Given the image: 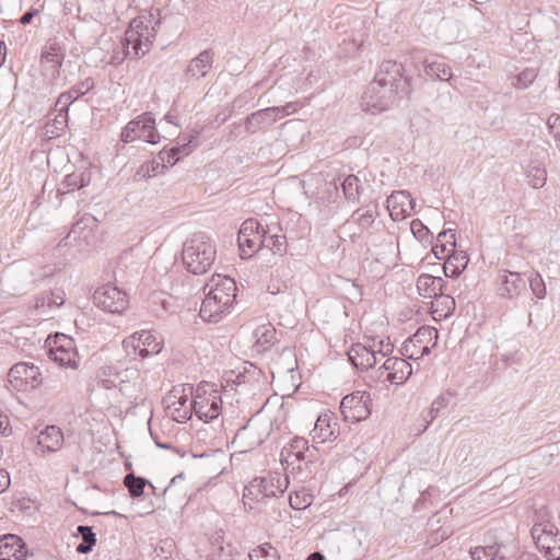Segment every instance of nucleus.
I'll list each match as a JSON object with an SVG mask.
<instances>
[{"label":"nucleus","instance_id":"obj_63","mask_svg":"<svg viewBox=\"0 0 560 560\" xmlns=\"http://www.w3.org/2000/svg\"><path fill=\"white\" fill-rule=\"evenodd\" d=\"M10 485V477L9 475L3 471V470H0V492L3 491L4 489H7Z\"/></svg>","mask_w":560,"mask_h":560},{"label":"nucleus","instance_id":"obj_48","mask_svg":"<svg viewBox=\"0 0 560 560\" xmlns=\"http://www.w3.org/2000/svg\"><path fill=\"white\" fill-rule=\"evenodd\" d=\"M527 281L529 283V288L532 293L539 300L546 298L547 290L546 284L539 272L533 271L528 275Z\"/></svg>","mask_w":560,"mask_h":560},{"label":"nucleus","instance_id":"obj_32","mask_svg":"<svg viewBox=\"0 0 560 560\" xmlns=\"http://www.w3.org/2000/svg\"><path fill=\"white\" fill-rule=\"evenodd\" d=\"M434 339V343L438 339V330L430 326H422L418 328L415 335H412L406 342H405V350L408 352V343L410 342L413 346H422L421 355L430 353V348L428 343Z\"/></svg>","mask_w":560,"mask_h":560},{"label":"nucleus","instance_id":"obj_10","mask_svg":"<svg viewBox=\"0 0 560 560\" xmlns=\"http://www.w3.org/2000/svg\"><path fill=\"white\" fill-rule=\"evenodd\" d=\"M92 299L96 307L113 314L122 313L129 304L127 293L112 283L98 287L94 291Z\"/></svg>","mask_w":560,"mask_h":560},{"label":"nucleus","instance_id":"obj_46","mask_svg":"<svg viewBox=\"0 0 560 560\" xmlns=\"http://www.w3.org/2000/svg\"><path fill=\"white\" fill-rule=\"evenodd\" d=\"M249 558L250 560H280L278 550L268 544L255 548L249 553Z\"/></svg>","mask_w":560,"mask_h":560},{"label":"nucleus","instance_id":"obj_56","mask_svg":"<svg viewBox=\"0 0 560 560\" xmlns=\"http://www.w3.org/2000/svg\"><path fill=\"white\" fill-rule=\"evenodd\" d=\"M548 128L552 137L560 141V115L553 114L548 118Z\"/></svg>","mask_w":560,"mask_h":560},{"label":"nucleus","instance_id":"obj_39","mask_svg":"<svg viewBox=\"0 0 560 560\" xmlns=\"http://www.w3.org/2000/svg\"><path fill=\"white\" fill-rule=\"evenodd\" d=\"M77 534L81 536L82 541L77 545L75 551L81 555L91 552L96 544V535L93 528L86 525H79L77 527Z\"/></svg>","mask_w":560,"mask_h":560},{"label":"nucleus","instance_id":"obj_58","mask_svg":"<svg viewBox=\"0 0 560 560\" xmlns=\"http://www.w3.org/2000/svg\"><path fill=\"white\" fill-rule=\"evenodd\" d=\"M443 270H444L445 277L453 278V279L458 278L463 272V270L459 269L458 267H456L454 265H450L448 259L445 260Z\"/></svg>","mask_w":560,"mask_h":560},{"label":"nucleus","instance_id":"obj_17","mask_svg":"<svg viewBox=\"0 0 560 560\" xmlns=\"http://www.w3.org/2000/svg\"><path fill=\"white\" fill-rule=\"evenodd\" d=\"M498 294L504 299L518 298L526 290V280L520 272L500 270Z\"/></svg>","mask_w":560,"mask_h":560},{"label":"nucleus","instance_id":"obj_24","mask_svg":"<svg viewBox=\"0 0 560 560\" xmlns=\"http://www.w3.org/2000/svg\"><path fill=\"white\" fill-rule=\"evenodd\" d=\"M278 113H281L278 108L267 107L252 113L245 119V129L248 133H256L258 130L271 126L278 121Z\"/></svg>","mask_w":560,"mask_h":560},{"label":"nucleus","instance_id":"obj_3","mask_svg":"<svg viewBox=\"0 0 560 560\" xmlns=\"http://www.w3.org/2000/svg\"><path fill=\"white\" fill-rule=\"evenodd\" d=\"M153 18L150 13L149 19L137 16L130 21L121 42L125 57L139 59L149 52L155 37V27L151 25Z\"/></svg>","mask_w":560,"mask_h":560},{"label":"nucleus","instance_id":"obj_15","mask_svg":"<svg viewBox=\"0 0 560 560\" xmlns=\"http://www.w3.org/2000/svg\"><path fill=\"white\" fill-rule=\"evenodd\" d=\"M517 552V542L511 535L504 541H494L492 545L479 546L471 550L472 560H512Z\"/></svg>","mask_w":560,"mask_h":560},{"label":"nucleus","instance_id":"obj_35","mask_svg":"<svg viewBox=\"0 0 560 560\" xmlns=\"http://www.w3.org/2000/svg\"><path fill=\"white\" fill-rule=\"evenodd\" d=\"M341 188L346 200L349 202H358L363 190L360 178L354 174H350L343 178Z\"/></svg>","mask_w":560,"mask_h":560},{"label":"nucleus","instance_id":"obj_55","mask_svg":"<svg viewBox=\"0 0 560 560\" xmlns=\"http://www.w3.org/2000/svg\"><path fill=\"white\" fill-rule=\"evenodd\" d=\"M454 398L455 394L452 393L451 390H447L438 396L432 404L435 406V409H440V411H443L447 408V406L452 402Z\"/></svg>","mask_w":560,"mask_h":560},{"label":"nucleus","instance_id":"obj_8","mask_svg":"<svg viewBox=\"0 0 560 560\" xmlns=\"http://www.w3.org/2000/svg\"><path fill=\"white\" fill-rule=\"evenodd\" d=\"M537 548L549 560H560V532L550 521L536 522L530 530Z\"/></svg>","mask_w":560,"mask_h":560},{"label":"nucleus","instance_id":"obj_61","mask_svg":"<svg viewBox=\"0 0 560 560\" xmlns=\"http://www.w3.org/2000/svg\"><path fill=\"white\" fill-rule=\"evenodd\" d=\"M394 350V346L389 342V341H384V340H381L380 341V348L378 350L376 351V354H381L382 357H386L388 355L389 353H392Z\"/></svg>","mask_w":560,"mask_h":560},{"label":"nucleus","instance_id":"obj_20","mask_svg":"<svg viewBox=\"0 0 560 560\" xmlns=\"http://www.w3.org/2000/svg\"><path fill=\"white\" fill-rule=\"evenodd\" d=\"M28 549L21 537L14 534L0 536V560H25Z\"/></svg>","mask_w":560,"mask_h":560},{"label":"nucleus","instance_id":"obj_12","mask_svg":"<svg viewBox=\"0 0 560 560\" xmlns=\"http://www.w3.org/2000/svg\"><path fill=\"white\" fill-rule=\"evenodd\" d=\"M371 395L366 390H355L346 395L340 402V411L346 421L360 422L371 415Z\"/></svg>","mask_w":560,"mask_h":560},{"label":"nucleus","instance_id":"obj_21","mask_svg":"<svg viewBox=\"0 0 560 560\" xmlns=\"http://www.w3.org/2000/svg\"><path fill=\"white\" fill-rule=\"evenodd\" d=\"M94 86L95 82L92 78L82 80L81 82L73 85L70 90L62 92L58 96L56 107H60V112L68 116L70 105L94 90Z\"/></svg>","mask_w":560,"mask_h":560},{"label":"nucleus","instance_id":"obj_50","mask_svg":"<svg viewBox=\"0 0 560 560\" xmlns=\"http://www.w3.org/2000/svg\"><path fill=\"white\" fill-rule=\"evenodd\" d=\"M206 387H212V385L206 383V384L198 385V387L196 388V395L191 402L194 412L197 411V407H199L201 405L208 406L210 404V399H213V390L214 389H211V393L209 395H206L207 394Z\"/></svg>","mask_w":560,"mask_h":560},{"label":"nucleus","instance_id":"obj_4","mask_svg":"<svg viewBox=\"0 0 560 560\" xmlns=\"http://www.w3.org/2000/svg\"><path fill=\"white\" fill-rule=\"evenodd\" d=\"M288 486V476H283L279 472H268L265 476L255 477L244 487V505H248L252 510V503H259L268 498H277L283 494Z\"/></svg>","mask_w":560,"mask_h":560},{"label":"nucleus","instance_id":"obj_29","mask_svg":"<svg viewBox=\"0 0 560 560\" xmlns=\"http://www.w3.org/2000/svg\"><path fill=\"white\" fill-rule=\"evenodd\" d=\"M334 419L335 415L332 412H325L317 417L314 429L311 432L314 441L324 443L327 441H332L337 438L335 431L330 430V422Z\"/></svg>","mask_w":560,"mask_h":560},{"label":"nucleus","instance_id":"obj_38","mask_svg":"<svg viewBox=\"0 0 560 560\" xmlns=\"http://www.w3.org/2000/svg\"><path fill=\"white\" fill-rule=\"evenodd\" d=\"M222 400L218 395L217 390H213V399H210V404L208 406H199L197 407L196 416L205 421L209 422L219 417L221 410Z\"/></svg>","mask_w":560,"mask_h":560},{"label":"nucleus","instance_id":"obj_33","mask_svg":"<svg viewBox=\"0 0 560 560\" xmlns=\"http://www.w3.org/2000/svg\"><path fill=\"white\" fill-rule=\"evenodd\" d=\"M200 135L201 130L192 129L189 135L178 137L176 145L171 147L175 158H178V161L182 156L190 154L192 150L198 147V138Z\"/></svg>","mask_w":560,"mask_h":560},{"label":"nucleus","instance_id":"obj_41","mask_svg":"<svg viewBox=\"0 0 560 560\" xmlns=\"http://www.w3.org/2000/svg\"><path fill=\"white\" fill-rule=\"evenodd\" d=\"M528 184L535 188H541L545 186L547 180V172L545 167L538 165V164H530L527 167L526 171Z\"/></svg>","mask_w":560,"mask_h":560},{"label":"nucleus","instance_id":"obj_49","mask_svg":"<svg viewBox=\"0 0 560 560\" xmlns=\"http://www.w3.org/2000/svg\"><path fill=\"white\" fill-rule=\"evenodd\" d=\"M313 497L305 490L295 491L290 494V506L294 510H305L312 504Z\"/></svg>","mask_w":560,"mask_h":560},{"label":"nucleus","instance_id":"obj_57","mask_svg":"<svg viewBox=\"0 0 560 560\" xmlns=\"http://www.w3.org/2000/svg\"><path fill=\"white\" fill-rule=\"evenodd\" d=\"M447 245H450V243H442V244H436L435 246H433L432 248V254L434 255V257L439 260H443V259H447V256L451 254V249L447 248Z\"/></svg>","mask_w":560,"mask_h":560},{"label":"nucleus","instance_id":"obj_64","mask_svg":"<svg viewBox=\"0 0 560 560\" xmlns=\"http://www.w3.org/2000/svg\"><path fill=\"white\" fill-rule=\"evenodd\" d=\"M164 120H166L168 124H172L174 126H179L177 122V116L173 113V110H170L164 117Z\"/></svg>","mask_w":560,"mask_h":560},{"label":"nucleus","instance_id":"obj_36","mask_svg":"<svg viewBox=\"0 0 560 560\" xmlns=\"http://www.w3.org/2000/svg\"><path fill=\"white\" fill-rule=\"evenodd\" d=\"M424 71L427 75L441 81H447L452 78L451 68L443 59H427L424 63Z\"/></svg>","mask_w":560,"mask_h":560},{"label":"nucleus","instance_id":"obj_26","mask_svg":"<svg viewBox=\"0 0 560 560\" xmlns=\"http://www.w3.org/2000/svg\"><path fill=\"white\" fill-rule=\"evenodd\" d=\"M349 362L359 371H368L377 362L376 351L362 343H354L348 351Z\"/></svg>","mask_w":560,"mask_h":560},{"label":"nucleus","instance_id":"obj_25","mask_svg":"<svg viewBox=\"0 0 560 560\" xmlns=\"http://www.w3.org/2000/svg\"><path fill=\"white\" fill-rule=\"evenodd\" d=\"M214 51L210 48L200 51L192 58L185 69V75L199 80L205 78L212 68Z\"/></svg>","mask_w":560,"mask_h":560},{"label":"nucleus","instance_id":"obj_47","mask_svg":"<svg viewBox=\"0 0 560 560\" xmlns=\"http://www.w3.org/2000/svg\"><path fill=\"white\" fill-rule=\"evenodd\" d=\"M167 168L166 164L153 159L142 163L137 172L138 175L144 178H151L161 173V171Z\"/></svg>","mask_w":560,"mask_h":560},{"label":"nucleus","instance_id":"obj_23","mask_svg":"<svg viewBox=\"0 0 560 560\" xmlns=\"http://www.w3.org/2000/svg\"><path fill=\"white\" fill-rule=\"evenodd\" d=\"M65 60V49L58 42L46 45L40 52V62L48 63V71L52 80L60 77V69Z\"/></svg>","mask_w":560,"mask_h":560},{"label":"nucleus","instance_id":"obj_60","mask_svg":"<svg viewBox=\"0 0 560 560\" xmlns=\"http://www.w3.org/2000/svg\"><path fill=\"white\" fill-rule=\"evenodd\" d=\"M38 13V9L31 8L28 11L22 14L19 21L22 25H27L32 22L33 18L36 16Z\"/></svg>","mask_w":560,"mask_h":560},{"label":"nucleus","instance_id":"obj_51","mask_svg":"<svg viewBox=\"0 0 560 560\" xmlns=\"http://www.w3.org/2000/svg\"><path fill=\"white\" fill-rule=\"evenodd\" d=\"M411 232L413 236L419 240L421 243H431L433 240V234L419 219H415L410 224Z\"/></svg>","mask_w":560,"mask_h":560},{"label":"nucleus","instance_id":"obj_11","mask_svg":"<svg viewBox=\"0 0 560 560\" xmlns=\"http://www.w3.org/2000/svg\"><path fill=\"white\" fill-rule=\"evenodd\" d=\"M237 243L241 258H250L254 253L261 249L264 226L255 219L245 220L240 228Z\"/></svg>","mask_w":560,"mask_h":560},{"label":"nucleus","instance_id":"obj_16","mask_svg":"<svg viewBox=\"0 0 560 560\" xmlns=\"http://www.w3.org/2000/svg\"><path fill=\"white\" fill-rule=\"evenodd\" d=\"M417 289L419 294L425 299L444 296L446 299V307L448 310L455 307L454 299L448 294H445V291L447 290V282H445L441 277L422 273L417 279Z\"/></svg>","mask_w":560,"mask_h":560},{"label":"nucleus","instance_id":"obj_42","mask_svg":"<svg viewBox=\"0 0 560 560\" xmlns=\"http://www.w3.org/2000/svg\"><path fill=\"white\" fill-rule=\"evenodd\" d=\"M451 238L452 241L448 243L452 247V252L447 256V259L450 260V265H454L464 271L469 262V257L466 252L456 250V237L454 233H452Z\"/></svg>","mask_w":560,"mask_h":560},{"label":"nucleus","instance_id":"obj_9","mask_svg":"<svg viewBox=\"0 0 560 560\" xmlns=\"http://www.w3.org/2000/svg\"><path fill=\"white\" fill-rule=\"evenodd\" d=\"M373 81L384 86H390L405 96L411 92L410 78L405 75L402 65L394 60H384Z\"/></svg>","mask_w":560,"mask_h":560},{"label":"nucleus","instance_id":"obj_52","mask_svg":"<svg viewBox=\"0 0 560 560\" xmlns=\"http://www.w3.org/2000/svg\"><path fill=\"white\" fill-rule=\"evenodd\" d=\"M63 295H65V293L61 290H59L57 292H49V293L43 295L42 298L37 299L36 306L38 307L39 305L44 306L45 304H47V306L49 308L59 307L65 302Z\"/></svg>","mask_w":560,"mask_h":560},{"label":"nucleus","instance_id":"obj_44","mask_svg":"<svg viewBox=\"0 0 560 560\" xmlns=\"http://www.w3.org/2000/svg\"><path fill=\"white\" fill-rule=\"evenodd\" d=\"M176 549V544L172 538L161 539L153 550V560H166L171 558Z\"/></svg>","mask_w":560,"mask_h":560},{"label":"nucleus","instance_id":"obj_27","mask_svg":"<svg viewBox=\"0 0 560 560\" xmlns=\"http://www.w3.org/2000/svg\"><path fill=\"white\" fill-rule=\"evenodd\" d=\"M168 399H173L166 407V413L176 422L185 423L192 415V407H187L188 397L186 395H177V390H172Z\"/></svg>","mask_w":560,"mask_h":560},{"label":"nucleus","instance_id":"obj_53","mask_svg":"<svg viewBox=\"0 0 560 560\" xmlns=\"http://www.w3.org/2000/svg\"><path fill=\"white\" fill-rule=\"evenodd\" d=\"M536 77L537 71L533 68H527L523 70L521 73H518V75L516 77L515 86L517 89H526L534 82Z\"/></svg>","mask_w":560,"mask_h":560},{"label":"nucleus","instance_id":"obj_43","mask_svg":"<svg viewBox=\"0 0 560 560\" xmlns=\"http://www.w3.org/2000/svg\"><path fill=\"white\" fill-rule=\"evenodd\" d=\"M308 441L304 438L295 436L289 444L288 456H293L296 460L307 458Z\"/></svg>","mask_w":560,"mask_h":560},{"label":"nucleus","instance_id":"obj_45","mask_svg":"<svg viewBox=\"0 0 560 560\" xmlns=\"http://www.w3.org/2000/svg\"><path fill=\"white\" fill-rule=\"evenodd\" d=\"M37 370L38 369L35 368L33 364L28 365L27 363L20 362V363L14 364L10 369L9 376L13 377L15 380H18V378H21V380L35 378V375L38 373Z\"/></svg>","mask_w":560,"mask_h":560},{"label":"nucleus","instance_id":"obj_13","mask_svg":"<svg viewBox=\"0 0 560 560\" xmlns=\"http://www.w3.org/2000/svg\"><path fill=\"white\" fill-rule=\"evenodd\" d=\"M96 228V218L91 213H84L72 224L71 230L60 241L59 246L90 245L95 238Z\"/></svg>","mask_w":560,"mask_h":560},{"label":"nucleus","instance_id":"obj_1","mask_svg":"<svg viewBox=\"0 0 560 560\" xmlns=\"http://www.w3.org/2000/svg\"><path fill=\"white\" fill-rule=\"evenodd\" d=\"M236 283L232 278L213 276L205 284V299L199 315L203 320L217 323L230 312L236 299Z\"/></svg>","mask_w":560,"mask_h":560},{"label":"nucleus","instance_id":"obj_59","mask_svg":"<svg viewBox=\"0 0 560 560\" xmlns=\"http://www.w3.org/2000/svg\"><path fill=\"white\" fill-rule=\"evenodd\" d=\"M273 107L278 108L281 112V113H278L279 119L298 110V105L295 103H288L284 106H273Z\"/></svg>","mask_w":560,"mask_h":560},{"label":"nucleus","instance_id":"obj_62","mask_svg":"<svg viewBox=\"0 0 560 560\" xmlns=\"http://www.w3.org/2000/svg\"><path fill=\"white\" fill-rule=\"evenodd\" d=\"M452 233L455 234V231L454 230H444V231L440 232L438 235V238H436L438 242H440L442 244V243H446V241H452V238H451Z\"/></svg>","mask_w":560,"mask_h":560},{"label":"nucleus","instance_id":"obj_54","mask_svg":"<svg viewBox=\"0 0 560 560\" xmlns=\"http://www.w3.org/2000/svg\"><path fill=\"white\" fill-rule=\"evenodd\" d=\"M158 161L166 164L167 167L175 165L178 162V158H175V154L172 148H163L159 153L156 159Z\"/></svg>","mask_w":560,"mask_h":560},{"label":"nucleus","instance_id":"obj_2","mask_svg":"<svg viewBox=\"0 0 560 560\" xmlns=\"http://www.w3.org/2000/svg\"><path fill=\"white\" fill-rule=\"evenodd\" d=\"M215 257V244L205 232L194 233L183 244L182 260L186 270L192 275L208 272Z\"/></svg>","mask_w":560,"mask_h":560},{"label":"nucleus","instance_id":"obj_30","mask_svg":"<svg viewBox=\"0 0 560 560\" xmlns=\"http://www.w3.org/2000/svg\"><path fill=\"white\" fill-rule=\"evenodd\" d=\"M378 215V202L376 200H372L368 205L353 211L351 218L357 222L361 230H368L373 225Z\"/></svg>","mask_w":560,"mask_h":560},{"label":"nucleus","instance_id":"obj_6","mask_svg":"<svg viewBox=\"0 0 560 560\" xmlns=\"http://www.w3.org/2000/svg\"><path fill=\"white\" fill-rule=\"evenodd\" d=\"M402 96L397 90L372 81L361 97V108L372 115L380 114L387 110L398 97Z\"/></svg>","mask_w":560,"mask_h":560},{"label":"nucleus","instance_id":"obj_14","mask_svg":"<svg viewBox=\"0 0 560 560\" xmlns=\"http://www.w3.org/2000/svg\"><path fill=\"white\" fill-rule=\"evenodd\" d=\"M122 346L128 354L130 353L129 349H132L135 355L144 359L162 350V340L151 330H141L125 339Z\"/></svg>","mask_w":560,"mask_h":560},{"label":"nucleus","instance_id":"obj_22","mask_svg":"<svg viewBox=\"0 0 560 560\" xmlns=\"http://www.w3.org/2000/svg\"><path fill=\"white\" fill-rule=\"evenodd\" d=\"M63 443V433L57 425H46L37 435L36 452L44 455L60 450Z\"/></svg>","mask_w":560,"mask_h":560},{"label":"nucleus","instance_id":"obj_37","mask_svg":"<svg viewBox=\"0 0 560 560\" xmlns=\"http://www.w3.org/2000/svg\"><path fill=\"white\" fill-rule=\"evenodd\" d=\"M268 248L273 254L283 256L287 253V237L285 235L279 234H269V231L264 228V243H261V248Z\"/></svg>","mask_w":560,"mask_h":560},{"label":"nucleus","instance_id":"obj_34","mask_svg":"<svg viewBox=\"0 0 560 560\" xmlns=\"http://www.w3.org/2000/svg\"><path fill=\"white\" fill-rule=\"evenodd\" d=\"M147 485L150 486L155 494L156 489L148 479L138 477L133 472L127 474L124 478V486L128 489L131 498H140L143 494Z\"/></svg>","mask_w":560,"mask_h":560},{"label":"nucleus","instance_id":"obj_40","mask_svg":"<svg viewBox=\"0 0 560 560\" xmlns=\"http://www.w3.org/2000/svg\"><path fill=\"white\" fill-rule=\"evenodd\" d=\"M57 110L58 115L44 127V135L48 139L59 137L68 124V116L60 112V107H57Z\"/></svg>","mask_w":560,"mask_h":560},{"label":"nucleus","instance_id":"obj_5","mask_svg":"<svg viewBox=\"0 0 560 560\" xmlns=\"http://www.w3.org/2000/svg\"><path fill=\"white\" fill-rule=\"evenodd\" d=\"M138 139L151 144L161 141V135L156 129L155 118L151 112L142 113L130 120L120 132V141L124 143H130Z\"/></svg>","mask_w":560,"mask_h":560},{"label":"nucleus","instance_id":"obj_19","mask_svg":"<svg viewBox=\"0 0 560 560\" xmlns=\"http://www.w3.org/2000/svg\"><path fill=\"white\" fill-rule=\"evenodd\" d=\"M389 215L394 221H399L409 215L415 209V200L410 192L398 190L392 192L386 200Z\"/></svg>","mask_w":560,"mask_h":560},{"label":"nucleus","instance_id":"obj_31","mask_svg":"<svg viewBox=\"0 0 560 560\" xmlns=\"http://www.w3.org/2000/svg\"><path fill=\"white\" fill-rule=\"evenodd\" d=\"M91 182V174L88 171L71 173L65 176L58 187L59 195H66L88 186Z\"/></svg>","mask_w":560,"mask_h":560},{"label":"nucleus","instance_id":"obj_18","mask_svg":"<svg viewBox=\"0 0 560 560\" xmlns=\"http://www.w3.org/2000/svg\"><path fill=\"white\" fill-rule=\"evenodd\" d=\"M380 370L386 372L385 381L390 384H404L412 374L411 364L399 357L387 358Z\"/></svg>","mask_w":560,"mask_h":560},{"label":"nucleus","instance_id":"obj_7","mask_svg":"<svg viewBox=\"0 0 560 560\" xmlns=\"http://www.w3.org/2000/svg\"><path fill=\"white\" fill-rule=\"evenodd\" d=\"M48 341V357L51 361L62 368H70L77 370L80 363V357L73 338L65 334H56L49 337Z\"/></svg>","mask_w":560,"mask_h":560},{"label":"nucleus","instance_id":"obj_28","mask_svg":"<svg viewBox=\"0 0 560 560\" xmlns=\"http://www.w3.org/2000/svg\"><path fill=\"white\" fill-rule=\"evenodd\" d=\"M255 345L257 352H266L278 341L277 329L271 324L258 326L254 330Z\"/></svg>","mask_w":560,"mask_h":560}]
</instances>
